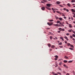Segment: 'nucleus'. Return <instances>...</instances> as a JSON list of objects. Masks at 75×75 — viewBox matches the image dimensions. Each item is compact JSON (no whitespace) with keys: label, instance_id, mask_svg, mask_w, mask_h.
<instances>
[{"label":"nucleus","instance_id":"obj_39","mask_svg":"<svg viewBox=\"0 0 75 75\" xmlns=\"http://www.w3.org/2000/svg\"><path fill=\"white\" fill-rule=\"evenodd\" d=\"M57 33H61V31H57Z\"/></svg>","mask_w":75,"mask_h":75},{"label":"nucleus","instance_id":"obj_47","mask_svg":"<svg viewBox=\"0 0 75 75\" xmlns=\"http://www.w3.org/2000/svg\"><path fill=\"white\" fill-rule=\"evenodd\" d=\"M71 20H74V18H73L72 17H71Z\"/></svg>","mask_w":75,"mask_h":75},{"label":"nucleus","instance_id":"obj_12","mask_svg":"<svg viewBox=\"0 0 75 75\" xmlns=\"http://www.w3.org/2000/svg\"><path fill=\"white\" fill-rule=\"evenodd\" d=\"M47 45L49 47H51V44L50 43L48 44Z\"/></svg>","mask_w":75,"mask_h":75},{"label":"nucleus","instance_id":"obj_9","mask_svg":"<svg viewBox=\"0 0 75 75\" xmlns=\"http://www.w3.org/2000/svg\"><path fill=\"white\" fill-rule=\"evenodd\" d=\"M69 25L70 28H72V26L71 25V24H69Z\"/></svg>","mask_w":75,"mask_h":75},{"label":"nucleus","instance_id":"obj_29","mask_svg":"<svg viewBox=\"0 0 75 75\" xmlns=\"http://www.w3.org/2000/svg\"><path fill=\"white\" fill-rule=\"evenodd\" d=\"M56 12L57 13H59V14H61V13L60 12H59L58 11H57Z\"/></svg>","mask_w":75,"mask_h":75},{"label":"nucleus","instance_id":"obj_20","mask_svg":"<svg viewBox=\"0 0 75 75\" xmlns=\"http://www.w3.org/2000/svg\"><path fill=\"white\" fill-rule=\"evenodd\" d=\"M71 3H74V2H75V1L74 0H72L71 1Z\"/></svg>","mask_w":75,"mask_h":75},{"label":"nucleus","instance_id":"obj_52","mask_svg":"<svg viewBox=\"0 0 75 75\" xmlns=\"http://www.w3.org/2000/svg\"><path fill=\"white\" fill-rule=\"evenodd\" d=\"M65 44H67V41H65Z\"/></svg>","mask_w":75,"mask_h":75},{"label":"nucleus","instance_id":"obj_10","mask_svg":"<svg viewBox=\"0 0 75 75\" xmlns=\"http://www.w3.org/2000/svg\"><path fill=\"white\" fill-rule=\"evenodd\" d=\"M54 26H58V25H58V24H54Z\"/></svg>","mask_w":75,"mask_h":75},{"label":"nucleus","instance_id":"obj_11","mask_svg":"<svg viewBox=\"0 0 75 75\" xmlns=\"http://www.w3.org/2000/svg\"><path fill=\"white\" fill-rule=\"evenodd\" d=\"M52 48H54L55 47V46L54 45H52L51 47Z\"/></svg>","mask_w":75,"mask_h":75},{"label":"nucleus","instance_id":"obj_26","mask_svg":"<svg viewBox=\"0 0 75 75\" xmlns=\"http://www.w3.org/2000/svg\"><path fill=\"white\" fill-rule=\"evenodd\" d=\"M59 45H62V42H60L58 44Z\"/></svg>","mask_w":75,"mask_h":75},{"label":"nucleus","instance_id":"obj_3","mask_svg":"<svg viewBox=\"0 0 75 75\" xmlns=\"http://www.w3.org/2000/svg\"><path fill=\"white\" fill-rule=\"evenodd\" d=\"M55 67H58V64L57 63V62H56L55 63Z\"/></svg>","mask_w":75,"mask_h":75},{"label":"nucleus","instance_id":"obj_48","mask_svg":"<svg viewBox=\"0 0 75 75\" xmlns=\"http://www.w3.org/2000/svg\"><path fill=\"white\" fill-rule=\"evenodd\" d=\"M52 74H53V75H55V73L54 72H52Z\"/></svg>","mask_w":75,"mask_h":75},{"label":"nucleus","instance_id":"obj_18","mask_svg":"<svg viewBox=\"0 0 75 75\" xmlns=\"http://www.w3.org/2000/svg\"><path fill=\"white\" fill-rule=\"evenodd\" d=\"M64 58H65V59H68V57H67L66 56H65Z\"/></svg>","mask_w":75,"mask_h":75},{"label":"nucleus","instance_id":"obj_19","mask_svg":"<svg viewBox=\"0 0 75 75\" xmlns=\"http://www.w3.org/2000/svg\"><path fill=\"white\" fill-rule=\"evenodd\" d=\"M60 23V21H57V24H58L59 23Z\"/></svg>","mask_w":75,"mask_h":75},{"label":"nucleus","instance_id":"obj_46","mask_svg":"<svg viewBox=\"0 0 75 75\" xmlns=\"http://www.w3.org/2000/svg\"><path fill=\"white\" fill-rule=\"evenodd\" d=\"M62 64V63H61V62H60V63H59V65H61Z\"/></svg>","mask_w":75,"mask_h":75},{"label":"nucleus","instance_id":"obj_64","mask_svg":"<svg viewBox=\"0 0 75 75\" xmlns=\"http://www.w3.org/2000/svg\"><path fill=\"white\" fill-rule=\"evenodd\" d=\"M57 41L58 42H59V41Z\"/></svg>","mask_w":75,"mask_h":75},{"label":"nucleus","instance_id":"obj_27","mask_svg":"<svg viewBox=\"0 0 75 75\" xmlns=\"http://www.w3.org/2000/svg\"><path fill=\"white\" fill-rule=\"evenodd\" d=\"M69 49L71 50H74V49L71 47L69 48Z\"/></svg>","mask_w":75,"mask_h":75},{"label":"nucleus","instance_id":"obj_23","mask_svg":"<svg viewBox=\"0 0 75 75\" xmlns=\"http://www.w3.org/2000/svg\"><path fill=\"white\" fill-rule=\"evenodd\" d=\"M70 47H72V48H74V46L72 45H70Z\"/></svg>","mask_w":75,"mask_h":75},{"label":"nucleus","instance_id":"obj_57","mask_svg":"<svg viewBox=\"0 0 75 75\" xmlns=\"http://www.w3.org/2000/svg\"><path fill=\"white\" fill-rule=\"evenodd\" d=\"M54 75H58V74L55 73Z\"/></svg>","mask_w":75,"mask_h":75},{"label":"nucleus","instance_id":"obj_16","mask_svg":"<svg viewBox=\"0 0 75 75\" xmlns=\"http://www.w3.org/2000/svg\"><path fill=\"white\" fill-rule=\"evenodd\" d=\"M59 20H60V21H62V19L61 18H59Z\"/></svg>","mask_w":75,"mask_h":75},{"label":"nucleus","instance_id":"obj_31","mask_svg":"<svg viewBox=\"0 0 75 75\" xmlns=\"http://www.w3.org/2000/svg\"><path fill=\"white\" fill-rule=\"evenodd\" d=\"M72 33H74V34H75V31H74V30H72Z\"/></svg>","mask_w":75,"mask_h":75},{"label":"nucleus","instance_id":"obj_2","mask_svg":"<svg viewBox=\"0 0 75 75\" xmlns=\"http://www.w3.org/2000/svg\"><path fill=\"white\" fill-rule=\"evenodd\" d=\"M45 7H44V6H43L41 8V9L42 10H45Z\"/></svg>","mask_w":75,"mask_h":75},{"label":"nucleus","instance_id":"obj_38","mask_svg":"<svg viewBox=\"0 0 75 75\" xmlns=\"http://www.w3.org/2000/svg\"><path fill=\"white\" fill-rule=\"evenodd\" d=\"M53 21V20H49V21H50L51 22H52V21Z\"/></svg>","mask_w":75,"mask_h":75},{"label":"nucleus","instance_id":"obj_61","mask_svg":"<svg viewBox=\"0 0 75 75\" xmlns=\"http://www.w3.org/2000/svg\"><path fill=\"white\" fill-rule=\"evenodd\" d=\"M56 19H58V17H56Z\"/></svg>","mask_w":75,"mask_h":75},{"label":"nucleus","instance_id":"obj_49","mask_svg":"<svg viewBox=\"0 0 75 75\" xmlns=\"http://www.w3.org/2000/svg\"><path fill=\"white\" fill-rule=\"evenodd\" d=\"M54 59L56 61H57V58H54Z\"/></svg>","mask_w":75,"mask_h":75},{"label":"nucleus","instance_id":"obj_8","mask_svg":"<svg viewBox=\"0 0 75 75\" xmlns=\"http://www.w3.org/2000/svg\"><path fill=\"white\" fill-rule=\"evenodd\" d=\"M59 38H60L61 40H62V41H64V38L62 37H60Z\"/></svg>","mask_w":75,"mask_h":75},{"label":"nucleus","instance_id":"obj_14","mask_svg":"<svg viewBox=\"0 0 75 75\" xmlns=\"http://www.w3.org/2000/svg\"><path fill=\"white\" fill-rule=\"evenodd\" d=\"M60 24H61L62 26L63 27H64V25L62 23H60Z\"/></svg>","mask_w":75,"mask_h":75},{"label":"nucleus","instance_id":"obj_30","mask_svg":"<svg viewBox=\"0 0 75 75\" xmlns=\"http://www.w3.org/2000/svg\"><path fill=\"white\" fill-rule=\"evenodd\" d=\"M68 31H69V32H72V30H68Z\"/></svg>","mask_w":75,"mask_h":75},{"label":"nucleus","instance_id":"obj_37","mask_svg":"<svg viewBox=\"0 0 75 75\" xmlns=\"http://www.w3.org/2000/svg\"><path fill=\"white\" fill-rule=\"evenodd\" d=\"M57 74H59V75H61V73H59V72H57Z\"/></svg>","mask_w":75,"mask_h":75},{"label":"nucleus","instance_id":"obj_54","mask_svg":"<svg viewBox=\"0 0 75 75\" xmlns=\"http://www.w3.org/2000/svg\"><path fill=\"white\" fill-rule=\"evenodd\" d=\"M68 19H69V20H70V19H71V18H70V17H69Z\"/></svg>","mask_w":75,"mask_h":75},{"label":"nucleus","instance_id":"obj_62","mask_svg":"<svg viewBox=\"0 0 75 75\" xmlns=\"http://www.w3.org/2000/svg\"><path fill=\"white\" fill-rule=\"evenodd\" d=\"M72 5L73 6H75V4H72Z\"/></svg>","mask_w":75,"mask_h":75},{"label":"nucleus","instance_id":"obj_33","mask_svg":"<svg viewBox=\"0 0 75 75\" xmlns=\"http://www.w3.org/2000/svg\"><path fill=\"white\" fill-rule=\"evenodd\" d=\"M50 40H52V36H50Z\"/></svg>","mask_w":75,"mask_h":75},{"label":"nucleus","instance_id":"obj_6","mask_svg":"<svg viewBox=\"0 0 75 75\" xmlns=\"http://www.w3.org/2000/svg\"><path fill=\"white\" fill-rule=\"evenodd\" d=\"M46 8H47V10H51V8H50L47 7H46Z\"/></svg>","mask_w":75,"mask_h":75},{"label":"nucleus","instance_id":"obj_7","mask_svg":"<svg viewBox=\"0 0 75 75\" xmlns=\"http://www.w3.org/2000/svg\"><path fill=\"white\" fill-rule=\"evenodd\" d=\"M46 6L48 7H50L51 6V5L50 4H47L46 5Z\"/></svg>","mask_w":75,"mask_h":75},{"label":"nucleus","instance_id":"obj_51","mask_svg":"<svg viewBox=\"0 0 75 75\" xmlns=\"http://www.w3.org/2000/svg\"><path fill=\"white\" fill-rule=\"evenodd\" d=\"M66 23L67 24H69L67 22H66Z\"/></svg>","mask_w":75,"mask_h":75},{"label":"nucleus","instance_id":"obj_34","mask_svg":"<svg viewBox=\"0 0 75 75\" xmlns=\"http://www.w3.org/2000/svg\"><path fill=\"white\" fill-rule=\"evenodd\" d=\"M72 36L74 37H75V35L74 34L72 35Z\"/></svg>","mask_w":75,"mask_h":75},{"label":"nucleus","instance_id":"obj_24","mask_svg":"<svg viewBox=\"0 0 75 75\" xmlns=\"http://www.w3.org/2000/svg\"><path fill=\"white\" fill-rule=\"evenodd\" d=\"M67 44L68 46H69V45H71V44H70V43H67Z\"/></svg>","mask_w":75,"mask_h":75},{"label":"nucleus","instance_id":"obj_1","mask_svg":"<svg viewBox=\"0 0 75 75\" xmlns=\"http://www.w3.org/2000/svg\"><path fill=\"white\" fill-rule=\"evenodd\" d=\"M52 24H53V23L52 22H51L50 23L48 22L47 23V24L48 25H49L51 26L52 25Z\"/></svg>","mask_w":75,"mask_h":75},{"label":"nucleus","instance_id":"obj_40","mask_svg":"<svg viewBox=\"0 0 75 75\" xmlns=\"http://www.w3.org/2000/svg\"><path fill=\"white\" fill-rule=\"evenodd\" d=\"M66 11L67 12H69V10L68 9H66Z\"/></svg>","mask_w":75,"mask_h":75},{"label":"nucleus","instance_id":"obj_60","mask_svg":"<svg viewBox=\"0 0 75 75\" xmlns=\"http://www.w3.org/2000/svg\"><path fill=\"white\" fill-rule=\"evenodd\" d=\"M73 23H74V24H75V21H74L73 22Z\"/></svg>","mask_w":75,"mask_h":75},{"label":"nucleus","instance_id":"obj_55","mask_svg":"<svg viewBox=\"0 0 75 75\" xmlns=\"http://www.w3.org/2000/svg\"><path fill=\"white\" fill-rule=\"evenodd\" d=\"M72 39H73V41H75V39H74V38H73Z\"/></svg>","mask_w":75,"mask_h":75},{"label":"nucleus","instance_id":"obj_28","mask_svg":"<svg viewBox=\"0 0 75 75\" xmlns=\"http://www.w3.org/2000/svg\"><path fill=\"white\" fill-rule=\"evenodd\" d=\"M64 38H65V39H68V38H67V36H64Z\"/></svg>","mask_w":75,"mask_h":75},{"label":"nucleus","instance_id":"obj_42","mask_svg":"<svg viewBox=\"0 0 75 75\" xmlns=\"http://www.w3.org/2000/svg\"><path fill=\"white\" fill-rule=\"evenodd\" d=\"M65 30V29H62V31H64Z\"/></svg>","mask_w":75,"mask_h":75},{"label":"nucleus","instance_id":"obj_13","mask_svg":"<svg viewBox=\"0 0 75 75\" xmlns=\"http://www.w3.org/2000/svg\"><path fill=\"white\" fill-rule=\"evenodd\" d=\"M56 3L57 4H60V2L59 1H57V2Z\"/></svg>","mask_w":75,"mask_h":75},{"label":"nucleus","instance_id":"obj_45","mask_svg":"<svg viewBox=\"0 0 75 75\" xmlns=\"http://www.w3.org/2000/svg\"><path fill=\"white\" fill-rule=\"evenodd\" d=\"M55 58H58V56H55Z\"/></svg>","mask_w":75,"mask_h":75},{"label":"nucleus","instance_id":"obj_35","mask_svg":"<svg viewBox=\"0 0 75 75\" xmlns=\"http://www.w3.org/2000/svg\"><path fill=\"white\" fill-rule=\"evenodd\" d=\"M54 40H57V38L55 37L54 38Z\"/></svg>","mask_w":75,"mask_h":75},{"label":"nucleus","instance_id":"obj_15","mask_svg":"<svg viewBox=\"0 0 75 75\" xmlns=\"http://www.w3.org/2000/svg\"><path fill=\"white\" fill-rule=\"evenodd\" d=\"M67 5L68 6H69V7H71V5H70V4L69 3H68L67 4Z\"/></svg>","mask_w":75,"mask_h":75},{"label":"nucleus","instance_id":"obj_4","mask_svg":"<svg viewBox=\"0 0 75 75\" xmlns=\"http://www.w3.org/2000/svg\"><path fill=\"white\" fill-rule=\"evenodd\" d=\"M71 11L72 12H73V13H75V11L74 10V9H71Z\"/></svg>","mask_w":75,"mask_h":75},{"label":"nucleus","instance_id":"obj_53","mask_svg":"<svg viewBox=\"0 0 75 75\" xmlns=\"http://www.w3.org/2000/svg\"><path fill=\"white\" fill-rule=\"evenodd\" d=\"M66 18H66V17H65V16H64V18L65 19H66Z\"/></svg>","mask_w":75,"mask_h":75},{"label":"nucleus","instance_id":"obj_25","mask_svg":"<svg viewBox=\"0 0 75 75\" xmlns=\"http://www.w3.org/2000/svg\"><path fill=\"white\" fill-rule=\"evenodd\" d=\"M62 28H59V30H60V31H62Z\"/></svg>","mask_w":75,"mask_h":75},{"label":"nucleus","instance_id":"obj_36","mask_svg":"<svg viewBox=\"0 0 75 75\" xmlns=\"http://www.w3.org/2000/svg\"><path fill=\"white\" fill-rule=\"evenodd\" d=\"M73 14H74V16H73L74 17H75V13H73Z\"/></svg>","mask_w":75,"mask_h":75},{"label":"nucleus","instance_id":"obj_22","mask_svg":"<svg viewBox=\"0 0 75 75\" xmlns=\"http://www.w3.org/2000/svg\"><path fill=\"white\" fill-rule=\"evenodd\" d=\"M73 61H69L68 62V63H71V62H72Z\"/></svg>","mask_w":75,"mask_h":75},{"label":"nucleus","instance_id":"obj_50","mask_svg":"<svg viewBox=\"0 0 75 75\" xmlns=\"http://www.w3.org/2000/svg\"><path fill=\"white\" fill-rule=\"evenodd\" d=\"M70 38H73L72 36H70Z\"/></svg>","mask_w":75,"mask_h":75},{"label":"nucleus","instance_id":"obj_32","mask_svg":"<svg viewBox=\"0 0 75 75\" xmlns=\"http://www.w3.org/2000/svg\"><path fill=\"white\" fill-rule=\"evenodd\" d=\"M67 8H64V9H63V10H64V11H66V10H67Z\"/></svg>","mask_w":75,"mask_h":75},{"label":"nucleus","instance_id":"obj_17","mask_svg":"<svg viewBox=\"0 0 75 75\" xmlns=\"http://www.w3.org/2000/svg\"><path fill=\"white\" fill-rule=\"evenodd\" d=\"M67 62L68 61H67V60H64V63H67Z\"/></svg>","mask_w":75,"mask_h":75},{"label":"nucleus","instance_id":"obj_41","mask_svg":"<svg viewBox=\"0 0 75 75\" xmlns=\"http://www.w3.org/2000/svg\"><path fill=\"white\" fill-rule=\"evenodd\" d=\"M67 35H69V33H67L66 34Z\"/></svg>","mask_w":75,"mask_h":75},{"label":"nucleus","instance_id":"obj_63","mask_svg":"<svg viewBox=\"0 0 75 75\" xmlns=\"http://www.w3.org/2000/svg\"><path fill=\"white\" fill-rule=\"evenodd\" d=\"M49 33H50V34H51V33H51V32H50Z\"/></svg>","mask_w":75,"mask_h":75},{"label":"nucleus","instance_id":"obj_43","mask_svg":"<svg viewBox=\"0 0 75 75\" xmlns=\"http://www.w3.org/2000/svg\"><path fill=\"white\" fill-rule=\"evenodd\" d=\"M62 16H65V15H64V13H62Z\"/></svg>","mask_w":75,"mask_h":75},{"label":"nucleus","instance_id":"obj_59","mask_svg":"<svg viewBox=\"0 0 75 75\" xmlns=\"http://www.w3.org/2000/svg\"><path fill=\"white\" fill-rule=\"evenodd\" d=\"M66 75H69V73H67Z\"/></svg>","mask_w":75,"mask_h":75},{"label":"nucleus","instance_id":"obj_21","mask_svg":"<svg viewBox=\"0 0 75 75\" xmlns=\"http://www.w3.org/2000/svg\"><path fill=\"white\" fill-rule=\"evenodd\" d=\"M63 66H64V67H65L66 68H68V67H67V66H66V65H65V64H64V65H63Z\"/></svg>","mask_w":75,"mask_h":75},{"label":"nucleus","instance_id":"obj_5","mask_svg":"<svg viewBox=\"0 0 75 75\" xmlns=\"http://www.w3.org/2000/svg\"><path fill=\"white\" fill-rule=\"evenodd\" d=\"M52 10H53V11H55V10H57L58 9H55V8H52Z\"/></svg>","mask_w":75,"mask_h":75},{"label":"nucleus","instance_id":"obj_44","mask_svg":"<svg viewBox=\"0 0 75 75\" xmlns=\"http://www.w3.org/2000/svg\"><path fill=\"white\" fill-rule=\"evenodd\" d=\"M59 47H60V48H62V46H59Z\"/></svg>","mask_w":75,"mask_h":75},{"label":"nucleus","instance_id":"obj_56","mask_svg":"<svg viewBox=\"0 0 75 75\" xmlns=\"http://www.w3.org/2000/svg\"><path fill=\"white\" fill-rule=\"evenodd\" d=\"M59 6H60V7H63V6H62V5H60Z\"/></svg>","mask_w":75,"mask_h":75},{"label":"nucleus","instance_id":"obj_58","mask_svg":"<svg viewBox=\"0 0 75 75\" xmlns=\"http://www.w3.org/2000/svg\"><path fill=\"white\" fill-rule=\"evenodd\" d=\"M50 51H52V49H50Z\"/></svg>","mask_w":75,"mask_h":75}]
</instances>
